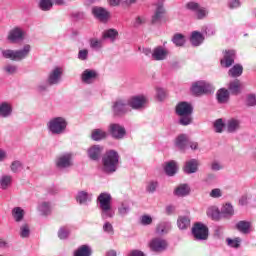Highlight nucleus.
<instances>
[{"label": "nucleus", "mask_w": 256, "mask_h": 256, "mask_svg": "<svg viewBox=\"0 0 256 256\" xmlns=\"http://www.w3.org/2000/svg\"><path fill=\"white\" fill-rule=\"evenodd\" d=\"M111 194L108 192H102L97 197V203H99V209L101 213V218L105 219H113L115 217V210L111 206Z\"/></svg>", "instance_id": "obj_1"}, {"label": "nucleus", "mask_w": 256, "mask_h": 256, "mask_svg": "<svg viewBox=\"0 0 256 256\" xmlns=\"http://www.w3.org/2000/svg\"><path fill=\"white\" fill-rule=\"evenodd\" d=\"M119 152L115 150H108L102 157V169L104 173H115L119 167Z\"/></svg>", "instance_id": "obj_2"}, {"label": "nucleus", "mask_w": 256, "mask_h": 256, "mask_svg": "<svg viewBox=\"0 0 256 256\" xmlns=\"http://www.w3.org/2000/svg\"><path fill=\"white\" fill-rule=\"evenodd\" d=\"M29 53H31V45L26 44L23 49L20 50H2V57H4V59H10L11 61H23V59L29 56Z\"/></svg>", "instance_id": "obj_3"}, {"label": "nucleus", "mask_w": 256, "mask_h": 256, "mask_svg": "<svg viewBox=\"0 0 256 256\" xmlns=\"http://www.w3.org/2000/svg\"><path fill=\"white\" fill-rule=\"evenodd\" d=\"M67 125L64 117H54L47 123V129L52 135H63L67 131Z\"/></svg>", "instance_id": "obj_4"}, {"label": "nucleus", "mask_w": 256, "mask_h": 256, "mask_svg": "<svg viewBox=\"0 0 256 256\" xmlns=\"http://www.w3.org/2000/svg\"><path fill=\"white\" fill-rule=\"evenodd\" d=\"M215 88L213 85L206 81H197L191 87V92L196 97H201V95H209V93H213Z\"/></svg>", "instance_id": "obj_5"}, {"label": "nucleus", "mask_w": 256, "mask_h": 256, "mask_svg": "<svg viewBox=\"0 0 256 256\" xmlns=\"http://www.w3.org/2000/svg\"><path fill=\"white\" fill-rule=\"evenodd\" d=\"M112 113L114 117H123L129 113V102L125 99H116L112 103Z\"/></svg>", "instance_id": "obj_6"}, {"label": "nucleus", "mask_w": 256, "mask_h": 256, "mask_svg": "<svg viewBox=\"0 0 256 256\" xmlns=\"http://www.w3.org/2000/svg\"><path fill=\"white\" fill-rule=\"evenodd\" d=\"M148 245L153 253H163L169 248V242L161 237L152 238Z\"/></svg>", "instance_id": "obj_7"}, {"label": "nucleus", "mask_w": 256, "mask_h": 256, "mask_svg": "<svg viewBox=\"0 0 256 256\" xmlns=\"http://www.w3.org/2000/svg\"><path fill=\"white\" fill-rule=\"evenodd\" d=\"M192 235L196 241H206L209 237V228L203 223H196L192 228Z\"/></svg>", "instance_id": "obj_8"}, {"label": "nucleus", "mask_w": 256, "mask_h": 256, "mask_svg": "<svg viewBox=\"0 0 256 256\" xmlns=\"http://www.w3.org/2000/svg\"><path fill=\"white\" fill-rule=\"evenodd\" d=\"M92 15L100 23H107L111 19V12L101 6H94L92 8Z\"/></svg>", "instance_id": "obj_9"}, {"label": "nucleus", "mask_w": 256, "mask_h": 256, "mask_svg": "<svg viewBox=\"0 0 256 256\" xmlns=\"http://www.w3.org/2000/svg\"><path fill=\"white\" fill-rule=\"evenodd\" d=\"M73 165V154L64 153L56 159L57 169H69Z\"/></svg>", "instance_id": "obj_10"}, {"label": "nucleus", "mask_w": 256, "mask_h": 256, "mask_svg": "<svg viewBox=\"0 0 256 256\" xmlns=\"http://www.w3.org/2000/svg\"><path fill=\"white\" fill-rule=\"evenodd\" d=\"M108 131L113 139H123V137L127 135V130H125V127L117 123L110 124Z\"/></svg>", "instance_id": "obj_11"}, {"label": "nucleus", "mask_w": 256, "mask_h": 256, "mask_svg": "<svg viewBox=\"0 0 256 256\" xmlns=\"http://www.w3.org/2000/svg\"><path fill=\"white\" fill-rule=\"evenodd\" d=\"M165 13L166 12L163 1H158V3L156 4V10L151 19L152 25H157V23H161L163 17H165Z\"/></svg>", "instance_id": "obj_12"}, {"label": "nucleus", "mask_w": 256, "mask_h": 256, "mask_svg": "<svg viewBox=\"0 0 256 256\" xmlns=\"http://www.w3.org/2000/svg\"><path fill=\"white\" fill-rule=\"evenodd\" d=\"M61 77H63V68L55 67L48 75L49 85H59L61 83Z\"/></svg>", "instance_id": "obj_13"}, {"label": "nucleus", "mask_w": 256, "mask_h": 256, "mask_svg": "<svg viewBox=\"0 0 256 256\" xmlns=\"http://www.w3.org/2000/svg\"><path fill=\"white\" fill-rule=\"evenodd\" d=\"M98 77L99 74L97 73V71L93 69H86L81 75V80L82 83H85L86 85H91V83H94Z\"/></svg>", "instance_id": "obj_14"}, {"label": "nucleus", "mask_w": 256, "mask_h": 256, "mask_svg": "<svg viewBox=\"0 0 256 256\" xmlns=\"http://www.w3.org/2000/svg\"><path fill=\"white\" fill-rule=\"evenodd\" d=\"M146 104H147V97L143 95L133 96L128 101V106L136 110L143 109V107H145Z\"/></svg>", "instance_id": "obj_15"}, {"label": "nucleus", "mask_w": 256, "mask_h": 256, "mask_svg": "<svg viewBox=\"0 0 256 256\" xmlns=\"http://www.w3.org/2000/svg\"><path fill=\"white\" fill-rule=\"evenodd\" d=\"M169 57V50L163 46H157L152 51V59L154 61H165Z\"/></svg>", "instance_id": "obj_16"}, {"label": "nucleus", "mask_w": 256, "mask_h": 256, "mask_svg": "<svg viewBox=\"0 0 256 256\" xmlns=\"http://www.w3.org/2000/svg\"><path fill=\"white\" fill-rule=\"evenodd\" d=\"M104 149L105 148L101 145H93L87 151L88 157L92 161H99V159H101V156L103 155Z\"/></svg>", "instance_id": "obj_17"}, {"label": "nucleus", "mask_w": 256, "mask_h": 256, "mask_svg": "<svg viewBox=\"0 0 256 256\" xmlns=\"http://www.w3.org/2000/svg\"><path fill=\"white\" fill-rule=\"evenodd\" d=\"M183 171L186 175H192V173H197L199 171V160L190 159L184 163Z\"/></svg>", "instance_id": "obj_18"}, {"label": "nucleus", "mask_w": 256, "mask_h": 256, "mask_svg": "<svg viewBox=\"0 0 256 256\" xmlns=\"http://www.w3.org/2000/svg\"><path fill=\"white\" fill-rule=\"evenodd\" d=\"M220 63L223 67L229 69L235 63V50H225L224 58L220 60Z\"/></svg>", "instance_id": "obj_19"}, {"label": "nucleus", "mask_w": 256, "mask_h": 256, "mask_svg": "<svg viewBox=\"0 0 256 256\" xmlns=\"http://www.w3.org/2000/svg\"><path fill=\"white\" fill-rule=\"evenodd\" d=\"M23 39H25V32L21 28L16 27L10 30L8 40L11 43H18V41H23Z\"/></svg>", "instance_id": "obj_20"}, {"label": "nucleus", "mask_w": 256, "mask_h": 256, "mask_svg": "<svg viewBox=\"0 0 256 256\" xmlns=\"http://www.w3.org/2000/svg\"><path fill=\"white\" fill-rule=\"evenodd\" d=\"M189 136L187 134H180L175 139V146L179 151H187V147H189Z\"/></svg>", "instance_id": "obj_21"}, {"label": "nucleus", "mask_w": 256, "mask_h": 256, "mask_svg": "<svg viewBox=\"0 0 256 256\" xmlns=\"http://www.w3.org/2000/svg\"><path fill=\"white\" fill-rule=\"evenodd\" d=\"M176 115H193V105L188 102H180L176 106Z\"/></svg>", "instance_id": "obj_22"}, {"label": "nucleus", "mask_w": 256, "mask_h": 256, "mask_svg": "<svg viewBox=\"0 0 256 256\" xmlns=\"http://www.w3.org/2000/svg\"><path fill=\"white\" fill-rule=\"evenodd\" d=\"M226 129L228 133H237L241 129V120L237 118H230L227 120Z\"/></svg>", "instance_id": "obj_23"}, {"label": "nucleus", "mask_w": 256, "mask_h": 256, "mask_svg": "<svg viewBox=\"0 0 256 256\" xmlns=\"http://www.w3.org/2000/svg\"><path fill=\"white\" fill-rule=\"evenodd\" d=\"M76 201L79 205H84V203H91L93 201V194L87 191H79L76 195Z\"/></svg>", "instance_id": "obj_24"}, {"label": "nucleus", "mask_w": 256, "mask_h": 256, "mask_svg": "<svg viewBox=\"0 0 256 256\" xmlns=\"http://www.w3.org/2000/svg\"><path fill=\"white\" fill-rule=\"evenodd\" d=\"M242 87L243 84L241 83V80L236 79L228 84V91L231 93V95H239V93H241Z\"/></svg>", "instance_id": "obj_25"}, {"label": "nucleus", "mask_w": 256, "mask_h": 256, "mask_svg": "<svg viewBox=\"0 0 256 256\" xmlns=\"http://www.w3.org/2000/svg\"><path fill=\"white\" fill-rule=\"evenodd\" d=\"M205 41V36L199 31H193L190 37V43L193 47H199Z\"/></svg>", "instance_id": "obj_26"}, {"label": "nucleus", "mask_w": 256, "mask_h": 256, "mask_svg": "<svg viewBox=\"0 0 256 256\" xmlns=\"http://www.w3.org/2000/svg\"><path fill=\"white\" fill-rule=\"evenodd\" d=\"M237 231L243 233V235H249L251 233V222L241 220L235 225Z\"/></svg>", "instance_id": "obj_27"}, {"label": "nucleus", "mask_w": 256, "mask_h": 256, "mask_svg": "<svg viewBox=\"0 0 256 256\" xmlns=\"http://www.w3.org/2000/svg\"><path fill=\"white\" fill-rule=\"evenodd\" d=\"M220 214L224 219H231L235 215V209L231 203H226L222 207Z\"/></svg>", "instance_id": "obj_28"}, {"label": "nucleus", "mask_w": 256, "mask_h": 256, "mask_svg": "<svg viewBox=\"0 0 256 256\" xmlns=\"http://www.w3.org/2000/svg\"><path fill=\"white\" fill-rule=\"evenodd\" d=\"M191 193V188L187 184H181L174 190L176 197H187Z\"/></svg>", "instance_id": "obj_29"}, {"label": "nucleus", "mask_w": 256, "mask_h": 256, "mask_svg": "<svg viewBox=\"0 0 256 256\" xmlns=\"http://www.w3.org/2000/svg\"><path fill=\"white\" fill-rule=\"evenodd\" d=\"M230 92L225 88H220L216 93L218 103H227L229 101Z\"/></svg>", "instance_id": "obj_30"}, {"label": "nucleus", "mask_w": 256, "mask_h": 256, "mask_svg": "<svg viewBox=\"0 0 256 256\" xmlns=\"http://www.w3.org/2000/svg\"><path fill=\"white\" fill-rule=\"evenodd\" d=\"M93 255V250L89 245H81L77 250L74 251L73 256H91Z\"/></svg>", "instance_id": "obj_31"}, {"label": "nucleus", "mask_w": 256, "mask_h": 256, "mask_svg": "<svg viewBox=\"0 0 256 256\" xmlns=\"http://www.w3.org/2000/svg\"><path fill=\"white\" fill-rule=\"evenodd\" d=\"M164 171L168 177H173L177 173V162L175 160L167 162Z\"/></svg>", "instance_id": "obj_32"}, {"label": "nucleus", "mask_w": 256, "mask_h": 256, "mask_svg": "<svg viewBox=\"0 0 256 256\" xmlns=\"http://www.w3.org/2000/svg\"><path fill=\"white\" fill-rule=\"evenodd\" d=\"M171 231V222H160L156 227L157 235H167Z\"/></svg>", "instance_id": "obj_33"}, {"label": "nucleus", "mask_w": 256, "mask_h": 256, "mask_svg": "<svg viewBox=\"0 0 256 256\" xmlns=\"http://www.w3.org/2000/svg\"><path fill=\"white\" fill-rule=\"evenodd\" d=\"M92 141H103V139H107V132L103 129H94L91 132Z\"/></svg>", "instance_id": "obj_34"}, {"label": "nucleus", "mask_w": 256, "mask_h": 256, "mask_svg": "<svg viewBox=\"0 0 256 256\" xmlns=\"http://www.w3.org/2000/svg\"><path fill=\"white\" fill-rule=\"evenodd\" d=\"M12 217L16 223H21L25 219V210L21 207H14L12 209Z\"/></svg>", "instance_id": "obj_35"}, {"label": "nucleus", "mask_w": 256, "mask_h": 256, "mask_svg": "<svg viewBox=\"0 0 256 256\" xmlns=\"http://www.w3.org/2000/svg\"><path fill=\"white\" fill-rule=\"evenodd\" d=\"M11 113H13V108L11 107V105L7 102H2L0 104V117H11Z\"/></svg>", "instance_id": "obj_36"}, {"label": "nucleus", "mask_w": 256, "mask_h": 256, "mask_svg": "<svg viewBox=\"0 0 256 256\" xmlns=\"http://www.w3.org/2000/svg\"><path fill=\"white\" fill-rule=\"evenodd\" d=\"M38 211L44 217H47L48 215H51V202H41L38 205Z\"/></svg>", "instance_id": "obj_37"}, {"label": "nucleus", "mask_w": 256, "mask_h": 256, "mask_svg": "<svg viewBox=\"0 0 256 256\" xmlns=\"http://www.w3.org/2000/svg\"><path fill=\"white\" fill-rule=\"evenodd\" d=\"M229 77H241L243 75V66L240 64L234 65L229 71H228Z\"/></svg>", "instance_id": "obj_38"}, {"label": "nucleus", "mask_w": 256, "mask_h": 256, "mask_svg": "<svg viewBox=\"0 0 256 256\" xmlns=\"http://www.w3.org/2000/svg\"><path fill=\"white\" fill-rule=\"evenodd\" d=\"M177 225H178V228L183 231L187 229L189 225H191V220L187 216H180L178 217Z\"/></svg>", "instance_id": "obj_39"}, {"label": "nucleus", "mask_w": 256, "mask_h": 256, "mask_svg": "<svg viewBox=\"0 0 256 256\" xmlns=\"http://www.w3.org/2000/svg\"><path fill=\"white\" fill-rule=\"evenodd\" d=\"M207 215L213 219V221H219L221 219V211L215 207H210L207 210Z\"/></svg>", "instance_id": "obj_40"}, {"label": "nucleus", "mask_w": 256, "mask_h": 256, "mask_svg": "<svg viewBox=\"0 0 256 256\" xmlns=\"http://www.w3.org/2000/svg\"><path fill=\"white\" fill-rule=\"evenodd\" d=\"M119 37V32L113 28L106 30L103 33V39H110L112 43Z\"/></svg>", "instance_id": "obj_41"}, {"label": "nucleus", "mask_w": 256, "mask_h": 256, "mask_svg": "<svg viewBox=\"0 0 256 256\" xmlns=\"http://www.w3.org/2000/svg\"><path fill=\"white\" fill-rule=\"evenodd\" d=\"M172 43L176 45V47H183L185 45V36L181 33H176L172 37Z\"/></svg>", "instance_id": "obj_42"}, {"label": "nucleus", "mask_w": 256, "mask_h": 256, "mask_svg": "<svg viewBox=\"0 0 256 256\" xmlns=\"http://www.w3.org/2000/svg\"><path fill=\"white\" fill-rule=\"evenodd\" d=\"M129 213H131V206H129V204L127 203L120 204V206L118 207V215L120 217H127Z\"/></svg>", "instance_id": "obj_43"}, {"label": "nucleus", "mask_w": 256, "mask_h": 256, "mask_svg": "<svg viewBox=\"0 0 256 256\" xmlns=\"http://www.w3.org/2000/svg\"><path fill=\"white\" fill-rule=\"evenodd\" d=\"M3 71L6 75H15L19 71V67L15 64H6L3 67Z\"/></svg>", "instance_id": "obj_44"}, {"label": "nucleus", "mask_w": 256, "mask_h": 256, "mask_svg": "<svg viewBox=\"0 0 256 256\" xmlns=\"http://www.w3.org/2000/svg\"><path fill=\"white\" fill-rule=\"evenodd\" d=\"M13 181V177L9 176V175H3L0 178V187L5 190L9 187V185H11V182Z\"/></svg>", "instance_id": "obj_45"}, {"label": "nucleus", "mask_w": 256, "mask_h": 256, "mask_svg": "<svg viewBox=\"0 0 256 256\" xmlns=\"http://www.w3.org/2000/svg\"><path fill=\"white\" fill-rule=\"evenodd\" d=\"M215 133H223V129H225V123L223 119L219 118L213 123Z\"/></svg>", "instance_id": "obj_46"}, {"label": "nucleus", "mask_w": 256, "mask_h": 256, "mask_svg": "<svg viewBox=\"0 0 256 256\" xmlns=\"http://www.w3.org/2000/svg\"><path fill=\"white\" fill-rule=\"evenodd\" d=\"M10 169L12 173H19L20 171H23V162L19 160H15L11 163Z\"/></svg>", "instance_id": "obj_47"}, {"label": "nucleus", "mask_w": 256, "mask_h": 256, "mask_svg": "<svg viewBox=\"0 0 256 256\" xmlns=\"http://www.w3.org/2000/svg\"><path fill=\"white\" fill-rule=\"evenodd\" d=\"M39 7L42 11H51L53 8L52 0H40Z\"/></svg>", "instance_id": "obj_48"}, {"label": "nucleus", "mask_w": 256, "mask_h": 256, "mask_svg": "<svg viewBox=\"0 0 256 256\" xmlns=\"http://www.w3.org/2000/svg\"><path fill=\"white\" fill-rule=\"evenodd\" d=\"M226 242L228 247H232L233 249H239V247H241V238L239 237L234 239L227 238Z\"/></svg>", "instance_id": "obj_49"}, {"label": "nucleus", "mask_w": 256, "mask_h": 256, "mask_svg": "<svg viewBox=\"0 0 256 256\" xmlns=\"http://www.w3.org/2000/svg\"><path fill=\"white\" fill-rule=\"evenodd\" d=\"M29 235H31V229L29 228V224H23L20 227V237H22V239H27Z\"/></svg>", "instance_id": "obj_50"}, {"label": "nucleus", "mask_w": 256, "mask_h": 256, "mask_svg": "<svg viewBox=\"0 0 256 256\" xmlns=\"http://www.w3.org/2000/svg\"><path fill=\"white\" fill-rule=\"evenodd\" d=\"M102 229L104 233H107V235H115V229L113 228V224H111L110 222H105Z\"/></svg>", "instance_id": "obj_51"}, {"label": "nucleus", "mask_w": 256, "mask_h": 256, "mask_svg": "<svg viewBox=\"0 0 256 256\" xmlns=\"http://www.w3.org/2000/svg\"><path fill=\"white\" fill-rule=\"evenodd\" d=\"M191 123H193V117H191V115H181L180 119H179V124L180 125H191Z\"/></svg>", "instance_id": "obj_52"}, {"label": "nucleus", "mask_w": 256, "mask_h": 256, "mask_svg": "<svg viewBox=\"0 0 256 256\" xmlns=\"http://www.w3.org/2000/svg\"><path fill=\"white\" fill-rule=\"evenodd\" d=\"M71 233V230L67 227H61L58 231V237L59 239H67L69 237V234Z\"/></svg>", "instance_id": "obj_53"}, {"label": "nucleus", "mask_w": 256, "mask_h": 256, "mask_svg": "<svg viewBox=\"0 0 256 256\" xmlns=\"http://www.w3.org/2000/svg\"><path fill=\"white\" fill-rule=\"evenodd\" d=\"M90 47L91 49L99 50L103 47V40H98L95 38L90 39Z\"/></svg>", "instance_id": "obj_54"}, {"label": "nucleus", "mask_w": 256, "mask_h": 256, "mask_svg": "<svg viewBox=\"0 0 256 256\" xmlns=\"http://www.w3.org/2000/svg\"><path fill=\"white\" fill-rule=\"evenodd\" d=\"M201 7V5H199V3L197 2H188L186 4V9L188 11H191L192 13H197V11L199 10V8Z\"/></svg>", "instance_id": "obj_55"}, {"label": "nucleus", "mask_w": 256, "mask_h": 256, "mask_svg": "<svg viewBox=\"0 0 256 256\" xmlns=\"http://www.w3.org/2000/svg\"><path fill=\"white\" fill-rule=\"evenodd\" d=\"M156 97L158 101H165L167 98V91L163 88H156Z\"/></svg>", "instance_id": "obj_56"}, {"label": "nucleus", "mask_w": 256, "mask_h": 256, "mask_svg": "<svg viewBox=\"0 0 256 256\" xmlns=\"http://www.w3.org/2000/svg\"><path fill=\"white\" fill-rule=\"evenodd\" d=\"M157 187H159L158 181H150L146 187V191H148V193H155Z\"/></svg>", "instance_id": "obj_57"}, {"label": "nucleus", "mask_w": 256, "mask_h": 256, "mask_svg": "<svg viewBox=\"0 0 256 256\" xmlns=\"http://www.w3.org/2000/svg\"><path fill=\"white\" fill-rule=\"evenodd\" d=\"M207 9L203 8L200 6V8H198V10L195 12V15L197 17V19L201 20V19H205V17H207Z\"/></svg>", "instance_id": "obj_58"}, {"label": "nucleus", "mask_w": 256, "mask_h": 256, "mask_svg": "<svg viewBox=\"0 0 256 256\" xmlns=\"http://www.w3.org/2000/svg\"><path fill=\"white\" fill-rule=\"evenodd\" d=\"M78 59L80 61H87V59H89V50L87 49L79 50Z\"/></svg>", "instance_id": "obj_59"}, {"label": "nucleus", "mask_w": 256, "mask_h": 256, "mask_svg": "<svg viewBox=\"0 0 256 256\" xmlns=\"http://www.w3.org/2000/svg\"><path fill=\"white\" fill-rule=\"evenodd\" d=\"M52 85L49 84V81L47 80V82H43L41 84H39L37 86V92L38 93H45V91H47L49 89V87H51Z\"/></svg>", "instance_id": "obj_60"}, {"label": "nucleus", "mask_w": 256, "mask_h": 256, "mask_svg": "<svg viewBox=\"0 0 256 256\" xmlns=\"http://www.w3.org/2000/svg\"><path fill=\"white\" fill-rule=\"evenodd\" d=\"M246 105L248 107H255V105H256L255 95H253V94L248 95L247 100H246Z\"/></svg>", "instance_id": "obj_61"}, {"label": "nucleus", "mask_w": 256, "mask_h": 256, "mask_svg": "<svg viewBox=\"0 0 256 256\" xmlns=\"http://www.w3.org/2000/svg\"><path fill=\"white\" fill-rule=\"evenodd\" d=\"M229 9H239L241 7V1L239 0H228Z\"/></svg>", "instance_id": "obj_62"}, {"label": "nucleus", "mask_w": 256, "mask_h": 256, "mask_svg": "<svg viewBox=\"0 0 256 256\" xmlns=\"http://www.w3.org/2000/svg\"><path fill=\"white\" fill-rule=\"evenodd\" d=\"M153 223V218L149 215H143L141 217V225H151Z\"/></svg>", "instance_id": "obj_63"}, {"label": "nucleus", "mask_w": 256, "mask_h": 256, "mask_svg": "<svg viewBox=\"0 0 256 256\" xmlns=\"http://www.w3.org/2000/svg\"><path fill=\"white\" fill-rule=\"evenodd\" d=\"M223 194L221 193V189L215 188L210 192V197L213 199H219Z\"/></svg>", "instance_id": "obj_64"}]
</instances>
